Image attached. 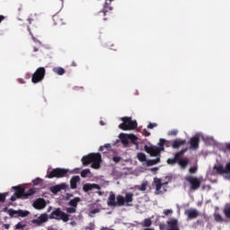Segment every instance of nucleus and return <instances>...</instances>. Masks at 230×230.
Wrapping results in <instances>:
<instances>
[{
    "mask_svg": "<svg viewBox=\"0 0 230 230\" xmlns=\"http://www.w3.org/2000/svg\"><path fill=\"white\" fill-rule=\"evenodd\" d=\"M78 202H80V198H75L74 199H71L69 201V206L76 208V207L78 206Z\"/></svg>",
    "mask_w": 230,
    "mask_h": 230,
    "instance_id": "bb28decb",
    "label": "nucleus"
},
{
    "mask_svg": "<svg viewBox=\"0 0 230 230\" xmlns=\"http://www.w3.org/2000/svg\"><path fill=\"white\" fill-rule=\"evenodd\" d=\"M144 230H154V228H146Z\"/></svg>",
    "mask_w": 230,
    "mask_h": 230,
    "instance_id": "0e129e2a",
    "label": "nucleus"
},
{
    "mask_svg": "<svg viewBox=\"0 0 230 230\" xmlns=\"http://www.w3.org/2000/svg\"><path fill=\"white\" fill-rule=\"evenodd\" d=\"M184 215L187 217L188 220H193L197 218L200 213H199L197 208H189L184 211Z\"/></svg>",
    "mask_w": 230,
    "mask_h": 230,
    "instance_id": "2eb2a0df",
    "label": "nucleus"
},
{
    "mask_svg": "<svg viewBox=\"0 0 230 230\" xmlns=\"http://www.w3.org/2000/svg\"><path fill=\"white\" fill-rule=\"evenodd\" d=\"M97 193H98V196H99V197H102V195H103V192H102V190H98Z\"/></svg>",
    "mask_w": 230,
    "mask_h": 230,
    "instance_id": "603ef678",
    "label": "nucleus"
},
{
    "mask_svg": "<svg viewBox=\"0 0 230 230\" xmlns=\"http://www.w3.org/2000/svg\"><path fill=\"white\" fill-rule=\"evenodd\" d=\"M173 230H181L179 228V221H177V219H173Z\"/></svg>",
    "mask_w": 230,
    "mask_h": 230,
    "instance_id": "c9c22d12",
    "label": "nucleus"
},
{
    "mask_svg": "<svg viewBox=\"0 0 230 230\" xmlns=\"http://www.w3.org/2000/svg\"><path fill=\"white\" fill-rule=\"evenodd\" d=\"M109 148H111V146H100V150L102 151V150H109Z\"/></svg>",
    "mask_w": 230,
    "mask_h": 230,
    "instance_id": "c03bdc74",
    "label": "nucleus"
},
{
    "mask_svg": "<svg viewBox=\"0 0 230 230\" xmlns=\"http://www.w3.org/2000/svg\"><path fill=\"white\" fill-rule=\"evenodd\" d=\"M12 190L15 191L11 197L12 202H15L17 199H28V197H31L36 192L35 189H30L27 192H24V189L20 186L13 187Z\"/></svg>",
    "mask_w": 230,
    "mask_h": 230,
    "instance_id": "20e7f679",
    "label": "nucleus"
},
{
    "mask_svg": "<svg viewBox=\"0 0 230 230\" xmlns=\"http://www.w3.org/2000/svg\"><path fill=\"white\" fill-rule=\"evenodd\" d=\"M150 172L153 173H157V172H159V167H153L150 169Z\"/></svg>",
    "mask_w": 230,
    "mask_h": 230,
    "instance_id": "79ce46f5",
    "label": "nucleus"
},
{
    "mask_svg": "<svg viewBox=\"0 0 230 230\" xmlns=\"http://www.w3.org/2000/svg\"><path fill=\"white\" fill-rule=\"evenodd\" d=\"M224 215L226 218H230V207L224 209Z\"/></svg>",
    "mask_w": 230,
    "mask_h": 230,
    "instance_id": "72a5a7b5",
    "label": "nucleus"
},
{
    "mask_svg": "<svg viewBox=\"0 0 230 230\" xmlns=\"http://www.w3.org/2000/svg\"><path fill=\"white\" fill-rule=\"evenodd\" d=\"M133 200H134V194L131 192H128L126 193L125 197L121 195L117 196V203H116V195L111 192L108 198V206L118 205V206L131 207Z\"/></svg>",
    "mask_w": 230,
    "mask_h": 230,
    "instance_id": "f257e3e1",
    "label": "nucleus"
},
{
    "mask_svg": "<svg viewBox=\"0 0 230 230\" xmlns=\"http://www.w3.org/2000/svg\"><path fill=\"white\" fill-rule=\"evenodd\" d=\"M173 145H186V140H182V141L174 140Z\"/></svg>",
    "mask_w": 230,
    "mask_h": 230,
    "instance_id": "58836bf2",
    "label": "nucleus"
},
{
    "mask_svg": "<svg viewBox=\"0 0 230 230\" xmlns=\"http://www.w3.org/2000/svg\"><path fill=\"white\" fill-rule=\"evenodd\" d=\"M49 218L54 220H62V222H69V216L66 212L61 211L60 208L54 210L49 215Z\"/></svg>",
    "mask_w": 230,
    "mask_h": 230,
    "instance_id": "6e6552de",
    "label": "nucleus"
},
{
    "mask_svg": "<svg viewBox=\"0 0 230 230\" xmlns=\"http://www.w3.org/2000/svg\"><path fill=\"white\" fill-rule=\"evenodd\" d=\"M66 212L70 214L76 213V208L75 207L66 208Z\"/></svg>",
    "mask_w": 230,
    "mask_h": 230,
    "instance_id": "e433bc0d",
    "label": "nucleus"
},
{
    "mask_svg": "<svg viewBox=\"0 0 230 230\" xmlns=\"http://www.w3.org/2000/svg\"><path fill=\"white\" fill-rule=\"evenodd\" d=\"M179 145H173V148H179Z\"/></svg>",
    "mask_w": 230,
    "mask_h": 230,
    "instance_id": "052dcab7",
    "label": "nucleus"
},
{
    "mask_svg": "<svg viewBox=\"0 0 230 230\" xmlns=\"http://www.w3.org/2000/svg\"><path fill=\"white\" fill-rule=\"evenodd\" d=\"M121 121L122 123L119 125L120 130H135V128H137V121L132 120V117H122Z\"/></svg>",
    "mask_w": 230,
    "mask_h": 230,
    "instance_id": "423d86ee",
    "label": "nucleus"
},
{
    "mask_svg": "<svg viewBox=\"0 0 230 230\" xmlns=\"http://www.w3.org/2000/svg\"><path fill=\"white\" fill-rule=\"evenodd\" d=\"M144 145H150V142H144Z\"/></svg>",
    "mask_w": 230,
    "mask_h": 230,
    "instance_id": "e2e57ef3",
    "label": "nucleus"
},
{
    "mask_svg": "<svg viewBox=\"0 0 230 230\" xmlns=\"http://www.w3.org/2000/svg\"><path fill=\"white\" fill-rule=\"evenodd\" d=\"M227 150H230V145L226 146Z\"/></svg>",
    "mask_w": 230,
    "mask_h": 230,
    "instance_id": "680f3d73",
    "label": "nucleus"
},
{
    "mask_svg": "<svg viewBox=\"0 0 230 230\" xmlns=\"http://www.w3.org/2000/svg\"><path fill=\"white\" fill-rule=\"evenodd\" d=\"M69 197H73V195L67 194V199H69Z\"/></svg>",
    "mask_w": 230,
    "mask_h": 230,
    "instance_id": "69168bd1",
    "label": "nucleus"
},
{
    "mask_svg": "<svg viewBox=\"0 0 230 230\" xmlns=\"http://www.w3.org/2000/svg\"><path fill=\"white\" fill-rule=\"evenodd\" d=\"M6 197H8V192L0 194V202H4Z\"/></svg>",
    "mask_w": 230,
    "mask_h": 230,
    "instance_id": "f704fd0d",
    "label": "nucleus"
},
{
    "mask_svg": "<svg viewBox=\"0 0 230 230\" xmlns=\"http://www.w3.org/2000/svg\"><path fill=\"white\" fill-rule=\"evenodd\" d=\"M142 134H143V136H146V137H148V136H150L149 131L146 129H143Z\"/></svg>",
    "mask_w": 230,
    "mask_h": 230,
    "instance_id": "37998d69",
    "label": "nucleus"
},
{
    "mask_svg": "<svg viewBox=\"0 0 230 230\" xmlns=\"http://www.w3.org/2000/svg\"><path fill=\"white\" fill-rule=\"evenodd\" d=\"M96 213H98V209L92 210L91 213H90V217H93V215H96Z\"/></svg>",
    "mask_w": 230,
    "mask_h": 230,
    "instance_id": "49530a36",
    "label": "nucleus"
},
{
    "mask_svg": "<svg viewBox=\"0 0 230 230\" xmlns=\"http://www.w3.org/2000/svg\"><path fill=\"white\" fill-rule=\"evenodd\" d=\"M190 148H192L193 150H197V148H199V145H191Z\"/></svg>",
    "mask_w": 230,
    "mask_h": 230,
    "instance_id": "de8ad7c7",
    "label": "nucleus"
},
{
    "mask_svg": "<svg viewBox=\"0 0 230 230\" xmlns=\"http://www.w3.org/2000/svg\"><path fill=\"white\" fill-rule=\"evenodd\" d=\"M142 226L144 227H150L152 226V220L150 218H146L142 222Z\"/></svg>",
    "mask_w": 230,
    "mask_h": 230,
    "instance_id": "c85d7f7f",
    "label": "nucleus"
},
{
    "mask_svg": "<svg viewBox=\"0 0 230 230\" xmlns=\"http://www.w3.org/2000/svg\"><path fill=\"white\" fill-rule=\"evenodd\" d=\"M185 181L190 184V190H192L193 191L200 188V184H201L200 179L195 176H191V175L186 176Z\"/></svg>",
    "mask_w": 230,
    "mask_h": 230,
    "instance_id": "ddd939ff",
    "label": "nucleus"
},
{
    "mask_svg": "<svg viewBox=\"0 0 230 230\" xmlns=\"http://www.w3.org/2000/svg\"><path fill=\"white\" fill-rule=\"evenodd\" d=\"M26 227V224L24 222H19L15 226V229H24Z\"/></svg>",
    "mask_w": 230,
    "mask_h": 230,
    "instance_id": "7c9ffc66",
    "label": "nucleus"
},
{
    "mask_svg": "<svg viewBox=\"0 0 230 230\" xmlns=\"http://www.w3.org/2000/svg\"><path fill=\"white\" fill-rule=\"evenodd\" d=\"M172 214H173V210H172V209H165V210H164V215L165 217H172Z\"/></svg>",
    "mask_w": 230,
    "mask_h": 230,
    "instance_id": "473e14b6",
    "label": "nucleus"
},
{
    "mask_svg": "<svg viewBox=\"0 0 230 230\" xmlns=\"http://www.w3.org/2000/svg\"><path fill=\"white\" fill-rule=\"evenodd\" d=\"M100 124L102 125V127H103L105 125V122H103V120H101Z\"/></svg>",
    "mask_w": 230,
    "mask_h": 230,
    "instance_id": "4d7b16f0",
    "label": "nucleus"
},
{
    "mask_svg": "<svg viewBox=\"0 0 230 230\" xmlns=\"http://www.w3.org/2000/svg\"><path fill=\"white\" fill-rule=\"evenodd\" d=\"M89 229H90V230H93V229H94V225H92Z\"/></svg>",
    "mask_w": 230,
    "mask_h": 230,
    "instance_id": "bf43d9fd",
    "label": "nucleus"
},
{
    "mask_svg": "<svg viewBox=\"0 0 230 230\" xmlns=\"http://www.w3.org/2000/svg\"><path fill=\"white\" fill-rule=\"evenodd\" d=\"M146 186H148V181L144 180L141 186H137V189H138L139 191H146Z\"/></svg>",
    "mask_w": 230,
    "mask_h": 230,
    "instance_id": "a878e982",
    "label": "nucleus"
},
{
    "mask_svg": "<svg viewBox=\"0 0 230 230\" xmlns=\"http://www.w3.org/2000/svg\"><path fill=\"white\" fill-rule=\"evenodd\" d=\"M173 134H174V136H175V135L177 134V131H176V130H174V131H173Z\"/></svg>",
    "mask_w": 230,
    "mask_h": 230,
    "instance_id": "338daca9",
    "label": "nucleus"
},
{
    "mask_svg": "<svg viewBox=\"0 0 230 230\" xmlns=\"http://www.w3.org/2000/svg\"><path fill=\"white\" fill-rule=\"evenodd\" d=\"M34 186H39V184H42V180L40 178H37L36 180L33 181Z\"/></svg>",
    "mask_w": 230,
    "mask_h": 230,
    "instance_id": "4c0bfd02",
    "label": "nucleus"
},
{
    "mask_svg": "<svg viewBox=\"0 0 230 230\" xmlns=\"http://www.w3.org/2000/svg\"><path fill=\"white\" fill-rule=\"evenodd\" d=\"M214 220L216 222H218V223L222 224V222H224V217H222V215H220L218 213H215L214 214Z\"/></svg>",
    "mask_w": 230,
    "mask_h": 230,
    "instance_id": "cd10ccee",
    "label": "nucleus"
},
{
    "mask_svg": "<svg viewBox=\"0 0 230 230\" xmlns=\"http://www.w3.org/2000/svg\"><path fill=\"white\" fill-rule=\"evenodd\" d=\"M66 188H67V184L62 183V184L51 187V191L52 193H58V191H60L61 190H66Z\"/></svg>",
    "mask_w": 230,
    "mask_h": 230,
    "instance_id": "412c9836",
    "label": "nucleus"
},
{
    "mask_svg": "<svg viewBox=\"0 0 230 230\" xmlns=\"http://www.w3.org/2000/svg\"><path fill=\"white\" fill-rule=\"evenodd\" d=\"M87 175H91V169H84L81 172V177L85 178Z\"/></svg>",
    "mask_w": 230,
    "mask_h": 230,
    "instance_id": "c756f323",
    "label": "nucleus"
},
{
    "mask_svg": "<svg viewBox=\"0 0 230 230\" xmlns=\"http://www.w3.org/2000/svg\"><path fill=\"white\" fill-rule=\"evenodd\" d=\"M168 136H173V130L169 131Z\"/></svg>",
    "mask_w": 230,
    "mask_h": 230,
    "instance_id": "864d4df0",
    "label": "nucleus"
},
{
    "mask_svg": "<svg viewBox=\"0 0 230 230\" xmlns=\"http://www.w3.org/2000/svg\"><path fill=\"white\" fill-rule=\"evenodd\" d=\"M46 76V68L40 66L33 73L31 77L32 84H39V82H42L44 77Z\"/></svg>",
    "mask_w": 230,
    "mask_h": 230,
    "instance_id": "1a4fd4ad",
    "label": "nucleus"
},
{
    "mask_svg": "<svg viewBox=\"0 0 230 230\" xmlns=\"http://www.w3.org/2000/svg\"><path fill=\"white\" fill-rule=\"evenodd\" d=\"M4 229H10V225L9 224H4Z\"/></svg>",
    "mask_w": 230,
    "mask_h": 230,
    "instance_id": "8fccbe9b",
    "label": "nucleus"
},
{
    "mask_svg": "<svg viewBox=\"0 0 230 230\" xmlns=\"http://www.w3.org/2000/svg\"><path fill=\"white\" fill-rule=\"evenodd\" d=\"M35 209H44L46 208V201L43 199H39L33 203Z\"/></svg>",
    "mask_w": 230,
    "mask_h": 230,
    "instance_id": "aec40b11",
    "label": "nucleus"
},
{
    "mask_svg": "<svg viewBox=\"0 0 230 230\" xmlns=\"http://www.w3.org/2000/svg\"><path fill=\"white\" fill-rule=\"evenodd\" d=\"M84 166H89L93 168V170H100V166L102 164V155L99 153H91L87 155H84L81 159Z\"/></svg>",
    "mask_w": 230,
    "mask_h": 230,
    "instance_id": "f03ea898",
    "label": "nucleus"
},
{
    "mask_svg": "<svg viewBox=\"0 0 230 230\" xmlns=\"http://www.w3.org/2000/svg\"><path fill=\"white\" fill-rule=\"evenodd\" d=\"M137 157L140 163H143L144 166H154V164H157L158 163L161 162V159L156 158L153 160H146V155L144 153H138L137 155Z\"/></svg>",
    "mask_w": 230,
    "mask_h": 230,
    "instance_id": "9d476101",
    "label": "nucleus"
},
{
    "mask_svg": "<svg viewBox=\"0 0 230 230\" xmlns=\"http://www.w3.org/2000/svg\"><path fill=\"white\" fill-rule=\"evenodd\" d=\"M167 163L168 164H173V159H168Z\"/></svg>",
    "mask_w": 230,
    "mask_h": 230,
    "instance_id": "09e8293b",
    "label": "nucleus"
},
{
    "mask_svg": "<svg viewBox=\"0 0 230 230\" xmlns=\"http://www.w3.org/2000/svg\"><path fill=\"white\" fill-rule=\"evenodd\" d=\"M161 230H173V220L168 221L166 225L160 224Z\"/></svg>",
    "mask_w": 230,
    "mask_h": 230,
    "instance_id": "4be33fe9",
    "label": "nucleus"
},
{
    "mask_svg": "<svg viewBox=\"0 0 230 230\" xmlns=\"http://www.w3.org/2000/svg\"><path fill=\"white\" fill-rule=\"evenodd\" d=\"M72 66H73V67H76V63L75 62H72Z\"/></svg>",
    "mask_w": 230,
    "mask_h": 230,
    "instance_id": "13d9d810",
    "label": "nucleus"
},
{
    "mask_svg": "<svg viewBox=\"0 0 230 230\" xmlns=\"http://www.w3.org/2000/svg\"><path fill=\"white\" fill-rule=\"evenodd\" d=\"M3 21H4V15H0V22H3Z\"/></svg>",
    "mask_w": 230,
    "mask_h": 230,
    "instance_id": "3c124183",
    "label": "nucleus"
},
{
    "mask_svg": "<svg viewBox=\"0 0 230 230\" xmlns=\"http://www.w3.org/2000/svg\"><path fill=\"white\" fill-rule=\"evenodd\" d=\"M7 213L8 215H10V217H21L22 218H24V217H28V215H30V211L28 210H22V209L14 210L12 208L7 210Z\"/></svg>",
    "mask_w": 230,
    "mask_h": 230,
    "instance_id": "4468645a",
    "label": "nucleus"
},
{
    "mask_svg": "<svg viewBox=\"0 0 230 230\" xmlns=\"http://www.w3.org/2000/svg\"><path fill=\"white\" fill-rule=\"evenodd\" d=\"M80 182V176H74L70 181L72 190H76V183Z\"/></svg>",
    "mask_w": 230,
    "mask_h": 230,
    "instance_id": "5701e85b",
    "label": "nucleus"
},
{
    "mask_svg": "<svg viewBox=\"0 0 230 230\" xmlns=\"http://www.w3.org/2000/svg\"><path fill=\"white\" fill-rule=\"evenodd\" d=\"M53 72L56 75H59V76H62V75H66V69L60 67V66H57L53 68Z\"/></svg>",
    "mask_w": 230,
    "mask_h": 230,
    "instance_id": "b1692460",
    "label": "nucleus"
},
{
    "mask_svg": "<svg viewBox=\"0 0 230 230\" xmlns=\"http://www.w3.org/2000/svg\"><path fill=\"white\" fill-rule=\"evenodd\" d=\"M145 150L147 154H150L152 157H155V155H159L161 149L155 146H146Z\"/></svg>",
    "mask_w": 230,
    "mask_h": 230,
    "instance_id": "dca6fc26",
    "label": "nucleus"
},
{
    "mask_svg": "<svg viewBox=\"0 0 230 230\" xmlns=\"http://www.w3.org/2000/svg\"><path fill=\"white\" fill-rule=\"evenodd\" d=\"M186 152H188V149H182L181 151L177 153L173 158V164H175V163H178L181 168H182L183 170L184 168H186V166H188V164H190V159L182 158V155H184Z\"/></svg>",
    "mask_w": 230,
    "mask_h": 230,
    "instance_id": "0eeeda50",
    "label": "nucleus"
},
{
    "mask_svg": "<svg viewBox=\"0 0 230 230\" xmlns=\"http://www.w3.org/2000/svg\"><path fill=\"white\" fill-rule=\"evenodd\" d=\"M67 172H69V170L67 169H60V168H56L54 170H52L48 175V179H53L55 177H57L58 179H60L62 177H66V175L67 174Z\"/></svg>",
    "mask_w": 230,
    "mask_h": 230,
    "instance_id": "f8f14e48",
    "label": "nucleus"
},
{
    "mask_svg": "<svg viewBox=\"0 0 230 230\" xmlns=\"http://www.w3.org/2000/svg\"><path fill=\"white\" fill-rule=\"evenodd\" d=\"M119 141L122 143V145H129L131 143L132 145H139V138L134 135V134H125L120 133L119 135V139H117V143L115 145H118Z\"/></svg>",
    "mask_w": 230,
    "mask_h": 230,
    "instance_id": "39448f33",
    "label": "nucleus"
},
{
    "mask_svg": "<svg viewBox=\"0 0 230 230\" xmlns=\"http://www.w3.org/2000/svg\"><path fill=\"white\" fill-rule=\"evenodd\" d=\"M113 161H114L115 163H119V161H121V157H119V156H114V157H113Z\"/></svg>",
    "mask_w": 230,
    "mask_h": 230,
    "instance_id": "a18cd8bd",
    "label": "nucleus"
},
{
    "mask_svg": "<svg viewBox=\"0 0 230 230\" xmlns=\"http://www.w3.org/2000/svg\"><path fill=\"white\" fill-rule=\"evenodd\" d=\"M157 127V123H149L147 128H155Z\"/></svg>",
    "mask_w": 230,
    "mask_h": 230,
    "instance_id": "ea45409f",
    "label": "nucleus"
},
{
    "mask_svg": "<svg viewBox=\"0 0 230 230\" xmlns=\"http://www.w3.org/2000/svg\"><path fill=\"white\" fill-rule=\"evenodd\" d=\"M154 182L155 184L156 191H157V193H159V191L161 190V188L163 186V183L161 182V179L156 177L154 179Z\"/></svg>",
    "mask_w": 230,
    "mask_h": 230,
    "instance_id": "393cba45",
    "label": "nucleus"
},
{
    "mask_svg": "<svg viewBox=\"0 0 230 230\" xmlns=\"http://www.w3.org/2000/svg\"><path fill=\"white\" fill-rule=\"evenodd\" d=\"M200 139H202L205 145H218L213 137L204 135L203 133H197L194 137H192L189 142V145H199V143H200Z\"/></svg>",
    "mask_w": 230,
    "mask_h": 230,
    "instance_id": "7ed1b4c3",
    "label": "nucleus"
},
{
    "mask_svg": "<svg viewBox=\"0 0 230 230\" xmlns=\"http://www.w3.org/2000/svg\"><path fill=\"white\" fill-rule=\"evenodd\" d=\"M48 214H41L40 217H36L32 220L36 226H42V224H46L48 222Z\"/></svg>",
    "mask_w": 230,
    "mask_h": 230,
    "instance_id": "f3484780",
    "label": "nucleus"
},
{
    "mask_svg": "<svg viewBox=\"0 0 230 230\" xmlns=\"http://www.w3.org/2000/svg\"><path fill=\"white\" fill-rule=\"evenodd\" d=\"M157 145H172V142L164 138H160V141Z\"/></svg>",
    "mask_w": 230,
    "mask_h": 230,
    "instance_id": "2f4dec72",
    "label": "nucleus"
},
{
    "mask_svg": "<svg viewBox=\"0 0 230 230\" xmlns=\"http://www.w3.org/2000/svg\"><path fill=\"white\" fill-rule=\"evenodd\" d=\"M33 51L37 52V51H39V49L37 47H33Z\"/></svg>",
    "mask_w": 230,
    "mask_h": 230,
    "instance_id": "6e6d98bb",
    "label": "nucleus"
},
{
    "mask_svg": "<svg viewBox=\"0 0 230 230\" xmlns=\"http://www.w3.org/2000/svg\"><path fill=\"white\" fill-rule=\"evenodd\" d=\"M84 191L87 192V191H93V190H100V185L96 184V183H86L84 185L83 187Z\"/></svg>",
    "mask_w": 230,
    "mask_h": 230,
    "instance_id": "a211bd4d",
    "label": "nucleus"
},
{
    "mask_svg": "<svg viewBox=\"0 0 230 230\" xmlns=\"http://www.w3.org/2000/svg\"><path fill=\"white\" fill-rule=\"evenodd\" d=\"M226 145H230V143H226Z\"/></svg>",
    "mask_w": 230,
    "mask_h": 230,
    "instance_id": "774afa93",
    "label": "nucleus"
},
{
    "mask_svg": "<svg viewBox=\"0 0 230 230\" xmlns=\"http://www.w3.org/2000/svg\"><path fill=\"white\" fill-rule=\"evenodd\" d=\"M70 225H71V226H76V222L72 221V222H70Z\"/></svg>",
    "mask_w": 230,
    "mask_h": 230,
    "instance_id": "5fc2aeb1",
    "label": "nucleus"
},
{
    "mask_svg": "<svg viewBox=\"0 0 230 230\" xmlns=\"http://www.w3.org/2000/svg\"><path fill=\"white\" fill-rule=\"evenodd\" d=\"M189 172L190 173H197V167H190Z\"/></svg>",
    "mask_w": 230,
    "mask_h": 230,
    "instance_id": "a19ab883",
    "label": "nucleus"
},
{
    "mask_svg": "<svg viewBox=\"0 0 230 230\" xmlns=\"http://www.w3.org/2000/svg\"><path fill=\"white\" fill-rule=\"evenodd\" d=\"M53 21L56 26H63V24H66V20H64V17L60 14H55L53 16Z\"/></svg>",
    "mask_w": 230,
    "mask_h": 230,
    "instance_id": "6ab92c4d",
    "label": "nucleus"
},
{
    "mask_svg": "<svg viewBox=\"0 0 230 230\" xmlns=\"http://www.w3.org/2000/svg\"><path fill=\"white\" fill-rule=\"evenodd\" d=\"M214 170L218 175H226V179H230V162H228L226 164V167L222 164L215 165Z\"/></svg>",
    "mask_w": 230,
    "mask_h": 230,
    "instance_id": "9b49d317",
    "label": "nucleus"
}]
</instances>
